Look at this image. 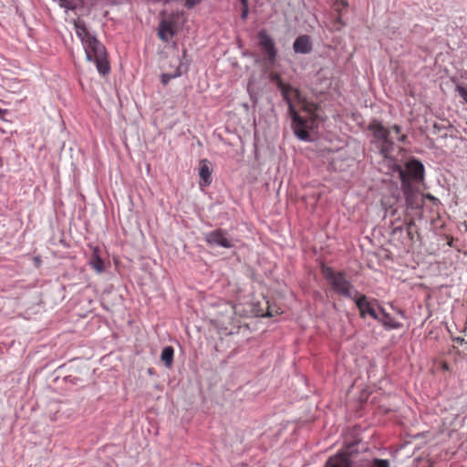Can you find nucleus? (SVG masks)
<instances>
[{"mask_svg": "<svg viewBox=\"0 0 467 467\" xmlns=\"http://www.w3.org/2000/svg\"><path fill=\"white\" fill-rule=\"evenodd\" d=\"M354 298H351L355 301L357 307L359 310V314L361 317H366L367 315L371 317L374 319H379V317L376 313L375 308L372 306V303L368 299L365 295L359 294L358 291H354Z\"/></svg>", "mask_w": 467, "mask_h": 467, "instance_id": "8", "label": "nucleus"}, {"mask_svg": "<svg viewBox=\"0 0 467 467\" xmlns=\"http://www.w3.org/2000/svg\"><path fill=\"white\" fill-rule=\"evenodd\" d=\"M407 225H410V229H412V228L415 226L414 220H413V219H410V220L406 223V226H407Z\"/></svg>", "mask_w": 467, "mask_h": 467, "instance_id": "28", "label": "nucleus"}, {"mask_svg": "<svg viewBox=\"0 0 467 467\" xmlns=\"http://www.w3.org/2000/svg\"><path fill=\"white\" fill-rule=\"evenodd\" d=\"M335 22H336V24H338V26L337 27V29H339L341 26H344V23L342 22L340 15L337 16V17Z\"/></svg>", "mask_w": 467, "mask_h": 467, "instance_id": "26", "label": "nucleus"}, {"mask_svg": "<svg viewBox=\"0 0 467 467\" xmlns=\"http://www.w3.org/2000/svg\"><path fill=\"white\" fill-rule=\"evenodd\" d=\"M462 224H463V226H464L465 231L467 232V221L463 222V223H462Z\"/></svg>", "mask_w": 467, "mask_h": 467, "instance_id": "31", "label": "nucleus"}, {"mask_svg": "<svg viewBox=\"0 0 467 467\" xmlns=\"http://www.w3.org/2000/svg\"><path fill=\"white\" fill-rule=\"evenodd\" d=\"M381 322H382L383 326L388 328H398L400 327V324L398 322H396L393 318H391L387 314H384V317L381 319Z\"/></svg>", "mask_w": 467, "mask_h": 467, "instance_id": "17", "label": "nucleus"}, {"mask_svg": "<svg viewBox=\"0 0 467 467\" xmlns=\"http://www.w3.org/2000/svg\"><path fill=\"white\" fill-rule=\"evenodd\" d=\"M174 32L172 26L170 22L162 21L160 25L158 36L163 41H168L169 37L167 35L173 36Z\"/></svg>", "mask_w": 467, "mask_h": 467, "instance_id": "16", "label": "nucleus"}, {"mask_svg": "<svg viewBox=\"0 0 467 467\" xmlns=\"http://www.w3.org/2000/svg\"><path fill=\"white\" fill-rule=\"evenodd\" d=\"M89 265L98 274L104 271V261L99 256L97 249L94 250L91 255Z\"/></svg>", "mask_w": 467, "mask_h": 467, "instance_id": "15", "label": "nucleus"}, {"mask_svg": "<svg viewBox=\"0 0 467 467\" xmlns=\"http://www.w3.org/2000/svg\"><path fill=\"white\" fill-rule=\"evenodd\" d=\"M59 5L61 7L67 8V9H73L74 6L70 5V2L68 0H58Z\"/></svg>", "mask_w": 467, "mask_h": 467, "instance_id": "23", "label": "nucleus"}, {"mask_svg": "<svg viewBox=\"0 0 467 467\" xmlns=\"http://www.w3.org/2000/svg\"><path fill=\"white\" fill-rule=\"evenodd\" d=\"M83 45L88 60L93 61L99 74L105 76L109 72V64L105 47L96 38H88Z\"/></svg>", "mask_w": 467, "mask_h": 467, "instance_id": "4", "label": "nucleus"}, {"mask_svg": "<svg viewBox=\"0 0 467 467\" xmlns=\"http://www.w3.org/2000/svg\"><path fill=\"white\" fill-rule=\"evenodd\" d=\"M353 444H348L330 456L326 462V467H356L357 463L353 461Z\"/></svg>", "mask_w": 467, "mask_h": 467, "instance_id": "6", "label": "nucleus"}, {"mask_svg": "<svg viewBox=\"0 0 467 467\" xmlns=\"http://www.w3.org/2000/svg\"><path fill=\"white\" fill-rule=\"evenodd\" d=\"M406 230H407V234H408V236L410 237V239L413 240V233H412V229H410V226L407 225Z\"/></svg>", "mask_w": 467, "mask_h": 467, "instance_id": "27", "label": "nucleus"}, {"mask_svg": "<svg viewBox=\"0 0 467 467\" xmlns=\"http://www.w3.org/2000/svg\"><path fill=\"white\" fill-rule=\"evenodd\" d=\"M440 368L442 371H449L450 370V365L446 361H441L440 362Z\"/></svg>", "mask_w": 467, "mask_h": 467, "instance_id": "24", "label": "nucleus"}, {"mask_svg": "<svg viewBox=\"0 0 467 467\" xmlns=\"http://www.w3.org/2000/svg\"><path fill=\"white\" fill-rule=\"evenodd\" d=\"M200 186L206 187L212 183V170L208 160L203 159L199 164Z\"/></svg>", "mask_w": 467, "mask_h": 467, "instance_id": "10", "label": "nucleus"}, {"mask_svg": "<svg viewBox=\"0 0 467 467\" xmlns=\"http://www.w3.org/2000/svg\"><path fill=\"white\" fill-rule=\"evenodd\" d=\"M343 6H348V3L345 0H340Z\"/></svg>", "mask_w": 467, "mask_h": 467, "instance_id": "30", "label": "nucleus"}, {"mask_svg": "<svg viewBox=\"0 0 467 467\" xmlns=\"http://www.w3.org/2000/svg\"><path fill=\"white\" fill-rule=\"evenodd\" d=\"M271 79L276 82L278 89L288 105L295 135L301 140H308L309 130L317 127V105L308 101L298 88L285 83L278 74L273 75Z\"/></svg>", "mask_w": 467, "mask_h": 467, "instance_id": "1", "label": "nucleus"}, {"mask_svg": "<svg viewBox=\"0 0 467 467\" xmlns=\"http://www.w3.org/2000/svg\"><path fill=\"white\" fill-rule=\"evenodd\" d=\"M240 1H241V4H242L243 6L244 5H245V6L248 5V0H240Z\"/></svg>", "mask_w": 467, "mask_h": 467, "instance_id": "29", "label": "nucleus"}, {"mask_svg": "<svg viewBox=\"0 0 467 467\" xmlns=\"http://www.w3.org/2000/svg\"><path fill=\"white\" fill-rule=\"evenodd\" d=\"M174 358V348L171 346L165 347L161 354V360L166 368H171Z\"/></svg>", "mask_w": 467, "mask_h": 467, "instance_id": "14", "label": "nucleus"}, {"mask_svg": "<svg viewBox=\"0 0 467 467\" xmlns=\"http://www.w3.org/2000/svg\"><path fill=\"white\" fill-rule=\"evenodd\" d=\"M258 45L263 52L265 54L269 61H274L276 57V49L273 38L266 33L265 30H261L258 35Z\"/></svg>", "mask_w": 467, "mask_h": 467, "instance_id": "9", "label": "nucleus"}, {"mask_svg": "<svg viewBox=\"0 0 467 467\" xmlns=\"http://www.w3.org/2000/svg\"><path fill=\"white\" fill-rule=\"evenodd\" d=\"M321 273L334 293L349 299L354 298V291L356 290L344 272H337L330 266L322 265Z\"/></svg>", "mask_w": 467, "mask_h": 467, "instance_id": "3", "label": "nucleus"}, {"mask_svg": "<svg viewBox=\"0 0 467 467\" xmlns=\"http://www.w3.org/2000/svg\"><path fill=\"white\" fill-rule=\"evenodd\" d=\"M368 129L372 132L376 141L379 143L380 154L385 159H389L395 146L394 141L390 138V130L377 119L370 121Z\"/></svg>", "mask_w": 467, "mask_h": 467, "instance_id": "5", "label": "nucleus"}, {"mask_svg": "<svg viewBox=\"0 0 467 467\" xmlns=\"http://www.w3.org/2000/svg\"><path fill=\"white\" fill-rule=\"evenodd\" d=\"M247 16H248V5H246V6L244 5L241 16L243 19H245L247 17Z\"/></svg>", "mask_w": 467, "mask_h": 467, "instance_id": "25", "label": "nucleus"}, {"mask_svg": "<svg viewBox=\"0 0 467 467\" xmlns=\"http://www.w3.org/2000/svg\"><path fill=\"white\" fill-rule=\"evenodd\" d=\"M267 311H266V316L267 317H275V316H277L279 314L282 313L280 307H277L275 306H272L269 304V302H267Z\"/></svg>", "mask_w": 467, "mask_h": 467, "instance_id": "19", "label": "nucleus"}, {"mask_svg": "<svg viewBox=\"0 0 467 467\" xmlns=\"http://www.w3.org/2000/svg\"><path fill=\"white\" fill-rule=\"evenodd\" d=\"M356 467H389V462L383 459H361Z\"/></svg>", "mask_w": 467, "mask_h": 467, "instance_id": "13", "label": "nucleus"}, {"mask_svg": "<svg viewBox=\"0 0 467 467\" xmlns=\"http://www.w3.org/2000/svg\"><path fill=\"white\" fill-rule=\"evenodd\" d=\"M74 26L76 29V34L80 38L83 45L87 43L88 40H89L88 38L95 37L89 34L84 21L78 19L75 21Z\"/></svg>", "mask_w": 467, "mask_h": 467, "instance_id": "12", "label": "nucleus"}, {"mask_svg": "<svg viewBox=\"0 0 467 467\" xmlns=\"http://www.w3.org/2000/svg\"><path fill=\"white\" fill-rule=\"evenodd\" d=\"M391 130L399 136L397 140L400 142H404L407 139V136L405 134H401V128L399 125H393L391 127Z\"/></svg>", "mask_w": 467, "mask_h": 467, "instance_id": "20", "label": "nucleus"}, {"mask_svg": "<svg viewBox=\"0 0 467 467\" xmlns=\"http://www.w3.org/2000/svg\"><path fill=\"white\" fill-rule=\"evenodd\" d=\"M456 90L460 97L463 99V102L467 104V89L462 86H457Z\"/></svg>", "mask_w": 467, "mask_h": 467, "instance_id": "21", "label": "nucleus"}, {"mask_svg": "<svg viewBox=\"0 0 467 467\" xmlns=\"http://www.w3.org/2000/svg\"><path fill=\"white\" fill-rule=\"evenodd\" d=\"M296 53L307 54L312 50V45L308 36H298L293 45Z\"/></svg>", "mask_w": 467, "mask_h": 467, "instance_id": "11", "label": "nucleus"}, {"mask_svg": "<svg viewBox=\"0 0 467 467\" xmlns=\"http://www.w3.org/2000/svg\"><path fill=\"white\" fill-rule=\"evenodd\" d=\"M181 76L180 68L177 67L174 74L164 73L161 75V83L167 85L171 79Z\"/></svg>", "mask_w": 467, "mask_h": 467, "instance_id": "18", "label": "nucleus"}, {"mask_svg": "<svg viewBox=\"0 0 467 467\" xmlns=\"http://www.w3.org/2000/svg\"><path fill=\"white\" fill-rule=\"evenodd\" d=\"M204 240L209 245H215L227 249L234 246L233 240L228 237L227 232L221 228L205 234Z\"/></svg>", "mask_w": 467, "mask_h": 467, "instance_id": "7", "label": "nucleus"}, {"mask_svg": "<svg viewBox=\"0 0 467 467\" xmlns=\"http://www.w3.org/2000/svg\"><path fill=\"white\" fill-rule=\"evenodd\" d=\"M202 0H185V6L188 8V9H191L192 7H194L196 5H198L199 3H201Z\"/></svg>", "mask_w": 467, "mask_h": 467, "instance_id": "22", "label": "nucleus"}, {"mask_svg": "<svg viewBox=\"0 0 467 467\" xmlns=\"http://www.w3.org/2000/svg\"><path fill=\"white\" fill-rule=\"evenodd\" d=\"M394 169L399 172L403 192L407 196V202L412 205L410 196L412 192V184L420 183L423 181L424 166L418 160L412 159L408 161L404 167L395 164Z\"/></svg>", "mask_w": 467, "mask_h": 467, "instance_id": "2", "label": "nucleus"}, {"mask_svg": "<svg viewBox=\"0 0 467 467\" xmlns=\"http://www.w3.org/2000/svg\"><path fill=\"white\" fill-rule=\"evenodd\" d=\"M149 373H150V374H151V373H152V369H151V368H150V369H149Z\"/></svg>", "mask_w": 467, "mask_h": 467, "instance_id": "32", "label": "nucleus"}]
</instances>
